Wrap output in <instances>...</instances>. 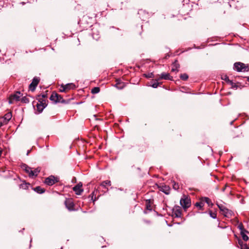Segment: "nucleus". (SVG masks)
Listing matches in <instances>:
<instances>
[{"label":"nucleus","mask_w":249,"mask_h":249,"mask_svg":"<svg viewBox=\"0 0 249 249\" xmlns=\"http://www.w3.org/2000/svg\"><path fill=\"white\" fill-rule=\"evenodd\" d=\"M50 99L55 103H65V101L63 99L62 97L55 92L52 93Z\"/></svg>","instance_id":"obj_1"},{"label":"nucleus","mask_w":249,"mask_h":249,"mask_svg":"<svg viewBox=\"0 0 249 249\" xmlns=\"http://www.w3.org/2000/svg\"><path fill=\"white\" fill-rule=\"evenodd\" d=\"M36 106L38 113H41L44 108L47 106L46 100H42L41 101V99L39 98V99H38V102H36Z\"/></svg>","instance_id":"obj_2"},{"label":"nucleus","mask_w":249,"mask_h":249,"mask_svg":"<svg viewBox=\"0 0 249 249\" xmlns=\"http://www.w3.org/2000/svg\"><path fill=\"white\" fill-rule=\"evenodd\" d=\"M59 179L58 178L53 176H50L45 178L44 183L49 186H52L55 183L58 182Z\"/></svg>","instance_id":"obj_3"},{"label":"nucleus","mask_w":249,"mask_h":249,"mask_svg":"<svg viewBox=\"0 0 249 249\" xmlns=\"http://www.w3.org/2000/svg\"><path fill=\"white\" fill-rule=\"evenodd\" d=\"M191 203V199L185 196H184V197L181 198L180 200V204L184 209H187L190 207Z\"/></svg>","instance_id":"obj_4"},{"label":"nucleus","mask_w":249,"mask_h":249,"mask_svg":"<svg viewBox=\"0 0 249 249\" xmlns=\"http://www.w3.org/2000/svg\"><path fill=\"white\" fill-rule=\"evenodd\" d=\"M21 95L22 94L19 91H17L15 94L11 95L9 98V104H12L15 102L19 101Z\"/></svg>","instance_id":"obj_5"},{"label":"nucleus","mask_w":249,"mask_h":249,"mask_svg":"<svg viewBox=\"0 0 249 249\" xmlns=\"http://www.w3.org/2000/svg\"><path fill=\"white\" fill-rule=\"evenodd\" d=\"M235 69L237 71H247L248 67L245 64L241 62H236L234 64Z\"/></svg>","instance_id":"obj_6"},{"label":"nucleus","mask_w":249,"mask_h":249,"mask_svg":"<svg viewBox=\"0 0 249 249\" xmlns=\"http://www.w3.org/2000/svg\"><path fill=\"white\" fill-rule=\"evenodd\" d=\"M65 204L66 208L70 211H75L76 209L74 208L75 205L73 201L71 198H67L65 201Z\"/></svg>","instance_id":"obj_7"},{"label":"nucleus","mask_w":249,"mask_h":249,"mask_svg":"<svg viewBox=\"0 0 249 249\" xmlns=\"http://www.w3.org/2000/svg\"><path fill=\"white\" fill-rule=\"evenodd\" d=\"M39 81V78L35 77L33 78L32 83L29 85V88L30 90L32 91H34L36 87H37V85L38 84Z\"/></svg>","instance_id":"obj_8"},{"label":"nucleus","mask_w":249,"mask_h":249,"mask_svg":"<svg viewBox=\"0 0 249 249\" xmlns=\"http://www.w3.org/2000/svg\"><path fill=\"white\" fill-rule=\"evenodd\" d=\"M82 184L80 182L78 183L76 185H75L73 188V190L75 192V194L77 195H80L81 194L82 192L83 191V190L82 189Z\"/></svg>","instance_id":"obj_9"},{"label":"nucleus","mask_w":249,"mask_h":249,"mask_svg":"<svg viewBox=\"0 0 249 249\" xmlns=\"http://www.w3.org/2000/svg\"><path fill=\"white\" fill-rule=\"evenodd\" d=\"M154 200L153 199H147L145 200V208L146 210L149 211H151L153 209V204Z\"/></svg>","instance_id":"obj_10"},{"label":"nucleus","mask_w":249,"mask_h":249,"mask_svg":"<svg viewBox=\"0 0 249 249\" xmlns=\"http://www.w3.org/2000/svg\"><path fill=\"white\" fill-rule=\"evenodd\" d=\"M182 213L181 209L179 206L175 207L173 210V215L176 217H180Z\"/></svg>","instance_id":"obj_11"},{"label":"nucleus","mask_w":249,"mask_h":249,"mask_svg":"<svg viewBox=\"0 0 249 249\" xmlns=\"http://www.w3.org/2000/svg\"><path fill=\"white\" fill-rule=\"evenodd\" d=\"M160 79L173 80V78L170 75L169 73L163 72L161 73L160 77L158 78V80Z\"/></svg>","instance_id":"obj_12"},{"label":"nucleus","mask_w":249,"mask_h":249,"mask_svg":"<svg viewBox=\"0 0 249 249\" xmlns=\"http://www.w3.org/2000/svg\"><path fill=\"white\" fill-rule=\"evenodd\" d=\"M159 189L160 191L163 192L166 195L170 194V188L169 186L167 185H160L159 187Z\"/></svg>","instance_id":"obj_13"},{"label":"nucleus","mask_w":249,"mask_h":249,"mask_svg":"<svg viewBox=\"0 0 249 249\" xmlns=\"http://www.w3.org/2000/svg\"><path fill=\"white\" fill-rule=\"evenodd\" d=\"M179 68V64L178 61L176 60L172 64V72H177L178 71V68Z\"/></svg>","instance_id":"obj_14"},{"label":"nucleus","mask_w":249,"mask_h":249,"mask_svg":"<svg viewBox=\"0 0 249 249\" xmlns=\"http://www.w3.org/2000/svg\"><path fill=\"white\" fill-rule=\"evenodd\" d=\"M217 206L219 208V209H220V210L223 212V214L225 216H227V214H228L229 210L227 208H226L224 206H223L221 204V205L217 204Z\"/></svg>","instance_id":"obj_15"},{"label":"nucleus","mask_w":249,"mask_h":249,"mask_svg":"<svg viewBox=\"0 0 249 249\" xmlns=\"http://www.w3.org/2000/svg\"><path fill=\"white\" fill-rule=\"evenodd\" d=\"M201 198L203 202L204 203L206 202L208 205L209 206L212 207L213 206V203H212L211 200L209 197H203Z\"/></svg>","instance_id":"obj_16"},{"label":"nucleus","mask_w":249,"mask_h":249,"mask_svg":"<svg viewBox=\"0 0 249 249\" xmlns=\"http://www.w3.org/2000/svg\"><path fill=\"white\" fill-rule=\"evenodd\" d=\"M65 88L67 90V91L71 90V89H75L76 87L75 85L73 83H68L66 85H65Z\"/></svg>","instance_id":"obj_17"},{"label":"nucleus","mask_w":249,"mask_h":249,"mask_svg":"<svg viewBox=\"0 0 249 249\" xmlns=\"http://www.w3.org/2000/svg\"><path fill=\"white\" fill-rule=\"evenodd\" d=\"M12 116V113L11 112H8L1 118L3 119H4L5 121H6V122L8 123L9 120L11 119Z\"/></svg>","instance_id":"obj_18"},{"label":"nucleus","mask_w":249,"mask_h":249,"mask_svg":"<svg viewBox=\"0 0 249 249\" xmlns=\"http://www.w3.org/2000/svg\"><path fill=\"white\" fill-rule=\"evenodd\" d=\"M34 190L38 194H43L45 192V190L40 186H37L34 188Z\"/></svg>","instance_id":"obj_19"},{"label":"nucleus","mask_w":249,"mask_h":249,"mask_svg":"<svg viewBox=\"0 0 249 249\" xmlns=\"http://www.w3.org/2000/svg\"><path fill=\"white\" fill-rule=\"evenodd\" d=\"M204 205V203L202 200V198L200 199V201L199 202H197L195 204V206L198 208L199 210H202Z\"/></svg>","instance_id":"obj_20"},{"label":"nucleus","mask_w":249,"mask_h":249,"mask_svg":"<svg viewBox=\"0 0 249 249\" xmlns=\"http://www.w3.org/2000/svg\"><path fill=\"white\" fill-rule=\"evenodd\" d=\"M39 172L40 170L38 169H36L34 170H32V172H31V175H30V177L34 178V177H36Z\"/></svg>","instance_id":"obj_21"},{"label":"nucleus","mask_w":249,"mask_h":249,"mask_svg":"<svg viewBox=\"0 0 249 249\" xmlns=\"http://www.w3.org/2000/svg\"><path fill=\"white\" fill-rule=\"evenodd\" d=\"M124 86V84L123 82H120L119 80H117V83L115 85V87L120 89H122Z\"/></svg>","instance_id":"obj_22"},{"label":"nucleus","mask_w":249,"mask_h":249,"mask_svg":"<svg viewBox=\"0 0 249 249\" xmlns=\"http://www.w3.org/2000/svg\"><path fill=\"white\" fill-rule=\"evenodd\" d=\"M111 183L110 180H107L105 181H104L102 182L101 184V186L103 187L104 188H106V186H111Z\"/></svg>","instance_id":"obj_23"},{"label":"nucleus","mask_w":249,"mask_h":249,"mask_svg":"<svg viewBox=\"0 0 249 249\" xmlns=\"http://www.w3.org/2000/svg\"><path fill=\"white\" fill-rule=\"evenodd\" d=\"M222 79L230 84L232 87L234 86V85H235V84L231 80H230L227 75H225L224 78H222Z\"/></svg>","instance_id":"obj_24"},{"label":"nucleus","mask_w":249,"mask_h":249,"mask_svg":"<svg viewBox=\"0 0 249 249\" xmlns=\"http://www.w3.org/2000/svg\"><path fill=\"white\" fill-rule=\"evenodd\" d=\"M246 231H240V233H241V235L242 236V237L243 238V239L245 241H247L249 240V237L248 236L245 234V232Z\"/></svg>","instance_id":"obj_25"},{"label":"nucleus","mask_w":249,"mask_h":249,"mask_svg":"<svg viewBox=\"0 0 249 249\" xmlns=\"http://www.w3.org/2000/svg\"><path fill=\"white\" fill-rule=\"evenodd\" d=\"M97 191H94L90 195V196L91 198V199L93 200V201H95L97 199V198L96 197V194L97 193Z\"/></svg>","instance_id":"obj_26"},{"label":"nucleus","mask_w":249,"mask_h":249,"mask_svg":"<svg viewBox=\"0 0 249 249\" xmlns=\"http://www.w3.org/2000/svg\"><path fill=\"white\" fill-rule=\"evenodd\" d=\"M99 91L100 88L99 87H94L91 89V92L92 94H96L99 92Z\"/></svg>","instance_id":"obj_27"},{"label":"nucleus","mask_w":249,"mask_h":249,"mask_svg":"<svg viewBox=\"0 0 249 249\" xmlns=\"http://www.w3.org/2000/svg\"><path fill=\"white\" fill-rule=\"evenodd\" d=\"M180 78L184 81H186L188 79V75L186 73H183L180 74Z\"/></svg>","instance_id":"obj_28"},{"label":"nucleus","mask_w":249,"mask_h":249,"mask_svg":"<svg viewBox=\"0 0 249 249\" xmlns=\"http://www.w3.org/2000/svg\"><path fill=\"white\" fill-rule=\"evenodd\" d=\"M160 83L157 82H151V84L149 85V86H151L153 88H157L159 85Z\"/></svg>","instance_id":"obj_29"},{"label":"nucleus","mask_w":249,"mask_h":249,"mask_svg":"<svg viewBox=\"0 0 249 249\" xmlns=\"http://www.w3.org/2000/svg\"><path fill=\"white\" fill-rule=\"evenodd\" d=\"M24 170L28 174L29 176L30 177V175H31V172H32V169L29 167L26 166Z\"/></svg>","instance_id":"obj_30"},{"label":"nucleus","mask_w":249,"mask_h":249,"mask_svg":"<svg viewBox=\"0 0 249 249\" xmlns=\"http://www.w3.org/2000/svg\"><path fill=\"white\" fill-rule=\"evenodd\" d=\"M29 185H30L29 183H22L20 185V188L23 189H27L28 188Z\"/></svg>","instance_id":"obj_31"},{"label":"nucleus","mask_w":249,"mask_h":249,"mask_svg":"<svg viewBox=\"0 0 249 249\" xmlns=\"http://www.w3.org/2000/svg\"><path fill=\"white\" fill-rule=\"evenodd\" d=\"M209 214L211 217H212L213 219H215L216 218V213L215 212H213L212 211H210L209 212Z\"/></svg>","instance_id":"obj_32"},{"label":"nucleus","mask_w":249,"mask_h":249,"mask_svg":"<svg viewBox=\"0 0 249 249\" xmlns=\"http://www.w3.org/2000/svg\"><path fill=\"white\" fill-rule=\"evenodd\" d=\"M7 124L6 121H5L4 119H3L2 118H0V128Z\"/></svg>","instance_id":"obj_33"},{"label":"nucleus","mask_w":249,"mask_h":249,"mask_svg":"<svg viewBox=\"0 0 249 249\" xmlns=\"http://www.w3.org/2000/svg\"><path fill=\"white\" fill-rule=\"evenodd\" d=\"M59 91L60 92H67V90L65 88V85H61V86H60V88L59 89Z\"/></svg>","instance_id":"obj_34"},{"label":"nucleus","mask_w":249,"mask_h":249,"mask_svg":"<svg viewBox=\"0 0 249 249\" xmlns=\"http://www.w3.org/2000/svg\"><path fill=\"white\" fill-rule=\"evenodd\" d=\"M21 101L22 103H28L29 102V100L26 97H23L21 98Z\"/></svg>","instance_id":"obj_35"},{"label":"nucleus","mask_w":249,"mask_h":249,"mask_svg":"<svg viewBox=\"0 0 249 249\" xmlns=\"http://www.w3.org/2000/svg\"><path fill=\"white\" fill-rule=\"evenodd\" d=\"M173 188L176 190H178L179 189V185L178 183H176L175 182H173Z\"/></svg>","instance_id":"obj_36"},{"label":"nucleus","mask_w":249,"mask_h":249,"mask_svg":"<svg viewBox=\"0 0 249 249\" xmlns=\"http://www.w3.org/2000/svg\"><path fill=\"white\" fill-rule=\"evenodd\" d=\"M47 97V95L46 94H42V95H38V99H39V98L41 99V101H42V100H45L44 98H45L46 97Z\"/></svg>","instance_id":"obj_37"},{"label":"nucleus","mask_w":249,"mask_h":249,"mask_svg":"<svg viewBox=\"0 0 249 249\" xmlns=\"http://www.w3.org/2000/svg\"><path fill=\"white\" fill-rule=\"evenodd\" d=\"M238 228L240 230V231H247L243 228V226L242 224H240L239 226H238Z\"/></svg>","instance_id":"obj_38"},{"label":"nucleus","mask_w":249,"mask_h":249,"mask_svg":"<svg viewBox=\"0 0 249 249\" xmlns=\"http://www.w3.org/2000/svg\"><path fill=\"white\" fill-rule=\"evenodd\" d=\"M227 186V185H226L222 189V192H224L225 191Z\"/></svg>","instance_id":"obj_39"},{"label":"nucleus","mask_w":249,"mask_h":249,"mask_svg":"<svg viewBox=\"0 0 249 249\" xmlns=\"http://www.w3.org/2000/svg\"><path fill=\"white\" fill-rule=\"evenodd\" d=\"M249 249V248L246 246V247H245V249H243V248H242V249Z\"/></svg>","instance_id":"obj_40"},{"label":"nucleus","mask_w":249,"mask_h":249,"mask_svg":"<svg viewBox=\"0 0 249 249\" xmlns=\"http://www.w3.org/2000/svg\"><path fill=\"white\" fill-rule=\"evenodd\" d=\"M247 80L248 82H249V76L247 77Z\"/></svg>","instance_id":"obj_41"},{"label":"nucleus","mask_w":249,"mask_h":249,"mask_svg":"<svg viewBox=\"0 0 249 249\" xmlns=\"http://www.w3.org/2000/svg\"><path fill=\"white\" fill-rule=\"evenodd\" d=\"M24 3H24V2H21V4H22V5L24 4Z\"/></svg>","instance_id":"obj_42"}]
</instances>
